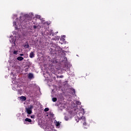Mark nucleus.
I'll return each mask as SVG.
<instances>
[{"label": "nucleus", "instance_id": "obj_31", "mask_svg": "<svg viewBox=\"0 0 131 131\" xmlns=\"http://www.w3.org/2000/svg\"><path fill=\"white\" fill-rule=\"evenodd\" d=\"M10 75H11V76H13V77H14V76H15V74H13V73H11V74H10Z\"/></svg>", "mask_w": 131, "mask_h": 131}, {"label": "nucleus", "instance_id": "obj_21", "mask_svg": "<svg viewBox=\"0 0 131 131\" xmlns=\"http://www.w3.org/2000/svg\"><path fill=\"white\" fill-rule=\"evenodd\" d=\"M18 53H19V51L18 50H14L13 52V55H18Z\"/></svg>", "mask_w": 131, "mask_h": 131}, {"label": "nucleus", "instance_id": "obj_33", "mask_svg": "<svg viewBox=\"0 0 131 131\" xmlns=\"http://www.w3.org/2000/svg\"><path fill=\"white\" fill-rule=\"evenodd\" d=\"M35 117L34 115L31 116V118L34 119V118Z\"/></svg>", "mask_w": 131, "mask_h": 131}, {"label": "nucleus", "instance_id": "obj_9", "mask_svg": "<svg viewBox=\"0 0 131 131\" xmlns=\"http://www.w3.org/2000/svg\"><path fill=\"white\" fill-rule=\"evenodd\" d=\"M32 109H33V105H30L26 108V111L28 114H31L32 113Z\"/></svg>", "mask_w": 131, "mask_h": 131}, {"label": "nucleus", "instance_id": "obj_3", "mask_svg": "<svg viewBox=\"0 0 131 131\" xmlns=\"http://www.w3.org/2000/svg\"><path fill=\"white\" fill-rule=\"evenodd\" d=\"M62 63L64 64L63 66V68L62 70L63 71H70V68L71 67V64L68 63V60H67V58L64 57L63 60H62Z\"/></svg>", "mask_w": 131, "mask_h": 131}, {"label": "nucleus", "instance_id": "obj_14", "mask_svg": "<svg viewBox=\"0 0 131 131\" xmlns=\"http://www.w3.org/2000/svg\"><path fill=\"white\" fill-rule=\"evenodd\" d=\"M32 121L31 120V119H29V118H26L25 121H24L25 124H27V122H31Z\"/></svg>", "mask_w": 131, "mask_h": 131}, {"label": "nucleus", "instance_id": "obj_28", "mask_svg": "<svg viewBox=\"0 0 131 131\" xmlns=\"http://www.w3.org/2000/svg\"><path fill=\"white\" fill-rule=\"evenodd\" d=\"M52 101H53V102H56V101H57V98H52Z\"/></svg>", "mask_w": 131, "mask_h": 131}, {"label": "nucleus", "instance_id": "obj_36", "mask_svg": "<svg viewBox=\"0 0 131 131\" xmlns=\"http://www.w3.org/2000/svg\"><path fill=\"white\" fill-rule=\"evenodd\" d=\"M46 24H47V23L46 22H45V24H44L45 26H46Z\"/></svg>", "mask_w": 131, "mask_h": 131}, {"label": "nucleus", "instance_id": "obj_39", "mask_svg": "<svg viewBox=\"0 0 131 131\" xmlns=\"http://www.w3.org/2000/svg\"><path fill=\"white\" fill-rule=\"evenodd\" d=\"M31 30H32V29H31Z\"/></svg>", "mask_w": 131, "mask_h": 131}, {"label": "nucleus", "instance_id": "obj_2", "mask_svg": "<svg viewBox=\"0 0 131 131\" xmlns=\"http://www.w3.org/2000/svg\"><path fill=\"white\" fill-rule=\"evenodd\" d=\"M75 114L77 115V116L75 117V119L76 120V119H78V118L80 117V114H78L77 113L76 114L73 109H71L70 111L68 110V113H66V115L64 116V120H66V121L70 120V119H71V118H72L73 116L75 115Z\"/></svg>", "mask_w": 131, "mask_h": 131}, {"label": "nucleus", "instance_id": "obj_32", "mask_svg": "<svg viewBox=\"0 0 131 131\" xmlns=\"http://www.w3.org/2000/svg\"><path fill=\"white\" fill-rule=\"evenodd\" d=\"M37 93H38V94H40V89L38 88V90L37 91Z\"/></svg>", "mask_w": 131, "mask_h": 131}, {"label": "nucleus", "instance_id": "obj_18", "mask_svg": "<svg viewBox=\"0 0 131 131\" xmlns=\"http://www.w3.org/2000/svg\"><path fill=\"white\" fill-rule=\"evenodd\" d=\"M33 29H34V30H36V29H39V26L33 25Z\"/></svg>", "mask_w": 131, "mask_h": 131}, {"label": "nucleus", "instance_id": "obj_30", "mask_svg": "<svg viewBox=\"0 0 131 131\" xmlns=\"http://www.w3.org/2000/svg\"><path fill=\"white\" fill-rule=\"evenodd\" d=\"M83 125L86 126V122H85V121L83 122Z\"/></svg>", "mask_w": 131, "mask_h": 131}, {"label": "nucleus", "instance_id": "obj_12", "mask_svg": "<svg viewBox=\"0 0 131 131\" xmlns=\"http://www.w3.org/2000/svg\"><path fill=\"white\" fill-rule=\"evenodd\" d=\"M70 94H71V95H72L73 96H76L75 95V90L73 89H71L70 90Z\"/></svg>", "mask_w": 131, "mask_h": 131}, {"label": "nucleus", "instance_id": "obj_17", "mask_svg": "<svg viewBox=\"0 0 131 131\" xmlns=\"http://www.w3.org/2000/svg\"><path fill=\"white\" fill-rule=\"evenodd\" d=\"M17 60H18V61H23V60H24V58L22 56H18L17 58Z\"/></svg>", "mask_w": 131, "mask_h": 131}, {"label": "nucleus", "instance_id": "obj_24", "mask_svg": "<svg viewBox=\"0 0 131 131\" xmlns=\"http://www.w3.org/2000/svg\"><path fill=\"white\" fill-rule=\"evenodd\" d=\"M60 107L62 108H66V105L65 104H61Z\"/></svg>", "mask_w": 131, "mask_h": 131}, {"label": "nucleus", "instance_id": "obj_25", "mask_svg": "<svg viewBox=\"0 0 131 131\" xmlns=\"http://www.w3.org/2000/svg\"><path fill=\"white\" fill-rule=\"evenodd\" d=\"M75 103L77 105H80V104H81V102H79V101H75Z\"/></svg>", "mask_w": 131, "mask_h": 131}, {"label": "nucleus", "instance_id": "obj_5", "mask_svg": "<svg viewBox=\"0 0 131 131\" xmlns=\"http://www.w3.org/2000/svg\"><path fill=\"white\" fill-rule=\"evenodd\" d=\"M74 112H76V114H80V115H84L85 114V112L84 111V108H80V110L78 108H74L73 109Z\"/></svg>", "mask_w": 131, "mask_h": 131}, {"label": "nucleus", "instance_id": "obj_35", "mask_svg": "<svg viewBox=\"0 0 131 131\" xmlns=\"http://www.w3.org/2000/svg\"><path fill=\"white\" fill-rule=\"evenodd\" d=\"M63 77H64V76H59V78H63Z\"/></svg>", "mask_w": 131, "mask_h": 131}, {"label": "nucleus", "instance_id": "obj_23", "mask_svg": "<svg viewBox=\"0 0 131 131\" xmlns=\"http://www.w3.org/2000/svg\"><path fill=\"white\" fill-rule=\"evenodd\" d=\"M24 48H26V49H29V45L26 44L24 46Z\"/></svg>", "mask_w": 131, "mask_h": 131}, {"label": "nucleus", "instance_id": "obj_22", "mask_svg": "<svg viewBox=\"0 0 131 131\" xmlns=\"http://www.w3.org/2000/svg\"><path fill=\"white\" fill-rule=\"evenodd\" d=\"M69 75L71 76H74V73L72 72H70L69 73Z\"/></svg>", "mask_w": 131, "mask_h": 131}, {"label": "nucleus", "instance_id": "obj_16", "mask_svg": "<svg viewBox=\"0 0 131 131\" xmlns=\"http://www.w3.org/2000/svg\"><path fill=\"white\" fill-rule=\"evenodd\" d=\"M53 30H49L48 32H47V35H51L53 34Z\"/></svg>", "mask_w": 131, "mask_h": 131}, {"label": "nucleus", "instance_id": "obj_4", "mask_svg": "<svg viewBox=\"0 0 131 131\" xmlns=\"http://www.w3.org/2000/svg\"><path fill=\"white\" fill-rule=\"evenodd\" d=\"M13 35H11L9 38V41L11 42V43L12 44V46H15L16 45V41H17V40L19 39L20 38V36H19L17 37V33H16V32L14 31L12 32Z\"/></svg>", "mask_w": 131, "mask_h": 131}, {"label": "nucleus", "instance_id": "obj_29", "mask_svg": "<svg viewBox=\"0 0 131 131\" xmlns=\"http://www.w3.org/2000/svg\"><path fill=\"white\" fill-rule=\"evenodd\" d=\"M15 18H17V15L16 14H13V19H15Z\"/></svg>", "mask_w": 131, "mask_h": 131}, {"label": "nucleus", "instance_id": "obj_8", "mask_svg": "<svg viewBox=\"0 0 131 131\" xmlns=\"http://www.w3.org/2000/svg\"><path fill=\"white\" fill-rule=\"evenodd\" d=\"M22 88H23L22 86H20V87H17V89L13 88L12 90L13 91H17L18 95H22V94H23V91L22 90Z\"/></svg>", "mask_w": 131, "mask_h": 131}, {"label": "nucleus", "instance_id": "obj_11", "mask_svg": "<svg viewBox=\"0 0 131 131\" xmlns=\"http://www.w3.org/2000/svg\"><path fill=\"white\" fill-rule=\"evenodd\" d=\"M54 123H55V125H56V128H60V122H58L57 121V120H55Z\"/></svg>", "mask_w": 131, "mask_h": 131}, {"label": "nucleus", "instance_id": "obj_1", "mask_svg": "<svg viewBox=\"0 0 131 131\" xmlns=\"http://www.w3.org/2000/svg\"><path fill=\"white\" fill-rule=\"evenodd\" d=\"M33 17V14L32 13L29 14H25L23 16H20L19 18H16L15 20L13 21V25L16 30H21L26 24L29 23V21L32 20Z\"/></svg>", "mask_w": 131, "mask_h": 131}, {"label": "nucleus", "instance_id": "obj_15", "mask_svg": "<svg viewBox=\"0 0 131 131\" xmlns=\"http://www.w3.org/2000/svg\"><path fill=\"white\" fill-rule=\"evenodd\" d=\"M28 78L29 79H32L33 78V74L32 73H29L28 74Z\"/></svg>", "mask_w": 131, "mask_h": 131}, {"label": "nucleus", "instance_id": "obj_38", "mask_svg": "<svg viewBox=\"0 0 131 131\" xmlns=\"http://www.w3.org/2000/svg\"><path fill=\"white\" fill-rule=\"evenodd\" d=\"M58 37V38H57L58 39H59V37Z\"/></svg>", "mask_w": 131, "mask_h": 131}, {"label": "nucleus", "instance_id": "obj_13", "mask_svg": "<svg viewBox=\"0 0 131 131\" xmlns=\"http://www.w3.org/2000/svg\"><path fill=\"white\" fill-rule=\"evenodd\" d=\"M18 99H20V101H21L22 102H24V101H26V97L25 96H20L19 97H18Z\"/></svg>", "mask_w": 131, "mask_h": 131}, {"label": "nucleus", "instance_id": "obj_27", "mask_svg": "<svg viewBox=\"0 0 131 131\" xmlns=\"http://www.w3.org/2000/svg\"><path fill=\"white\" fill-rule=\"evenodd\" d=\"M49 108H48V107H46V108H45V109L44 110V111H45V112H48V111H49Z\"/></svg>", "mask_w": 131, "mask_h": 131}, {"label": "nucleus", "instance_id": "obj_34", "mask_svg": "<svg viewBox=\"0 0 131 131\" xmlns=\"http://www.w3.org/2000/svg\"><path fill=\"white\" fill-rule=\"evenodd\" d=\"M20 57H22V56H24V54H19Z\"/></svg>", "mask_w": 131, "mask_h": 131}, {"label": "nucleus", "instance_id": "obj_10", "mask_svg": "<svg viewBox=\"0 0 131 131\" xmlns=\"http://www.w3.org/2000/svg\"><path fill=\"white\" fill-rule=\"evenodd\" d=\"M78 117L79 118H78V119H76V121H77V122H78L79 120H82L83 122L85 121V117H84V116L80 115V117Z\"/></svg>", "mask_w": 131, "mask_h": 131}, {"label": "nucleus", "instance_id": "obj_19", "mask_svg": "<svg viewBox=\"0 0 131 131\" xmlns=\"http://www.w3.org/2000/svg\"><path fill=\"white\" fill-rule=\"evenodd\" d=\"M66 37V36L65 35H63V36H61V37L60 38V40L61 41H65Z\"/></svg>", "mask_w": 131, "mask_h": 131}, {"label": "nucleus", "instance_id": "obj_6", "mask_svg": "<svg viewBox=\"0 0 131 131\" xmlns=\"http://www.w3.org/2000/svg\"><path fill=\"white\" fill-rule=\"evenodd\" d=\"M43 128L45 129V131H56L53 128V125L51 124H46L43 126Z\"/></svg>", "mask_w": 131, "mask_h": 131}, {"label": "nucleus", "instance_id": "obj_7", "mask_svg": "<svg viewBox=\"0 0 131 131\" xmlns=\"http://www.w3.org/2000/svg\"><path fill=\"white\" fill-rule=\"evenodd\" d=\"M12 82L13 84V88H14V89H18V88H20L21 86L19 85V84H18V82H16V77L12 78Z\"/></svg>", "mask_w": 131, "mask_h": 131}, {"label": "nucleus", "instance_id": "obj_26", "mask_svg": "<svg viewBox=\"0 0 131 131\" xmlns=\"http://www.w3.org/2000/svg\"><path fill=\"white\" fill-rule=\"evenodd\" d=\"M36 18H37V19H40V15H35Z\"/></svg>", "mask_w": 131, "mask_h": 131}, {"label": "nucleus", "instance_id": "obj_37", "mask_svg": "<svg viewBox=\"0 0 131 131\" xmlns=\"http://www.w3.org/2000/svg\"><path fill=\"white\" fill-rule=\"evenodd\" d=\"M76 106V104H74V107H75Z\"/></svg>", "mask_w": 131, "mask_h": 131}, {"label": "nucleus", "instance_id": "obj_20", "mask_svg": "<svg viewBox=\"0 0 131 131\" xmlns=\"http://www.w3.org/2000/svg\"><path fill=\"white\" fill-rule=\"evenodd\" d=\"M34 53L33 52H31L30 54V58H34Z\"/></svg>", "mask_w": 131, "mask_h": 131}]
</instances>
